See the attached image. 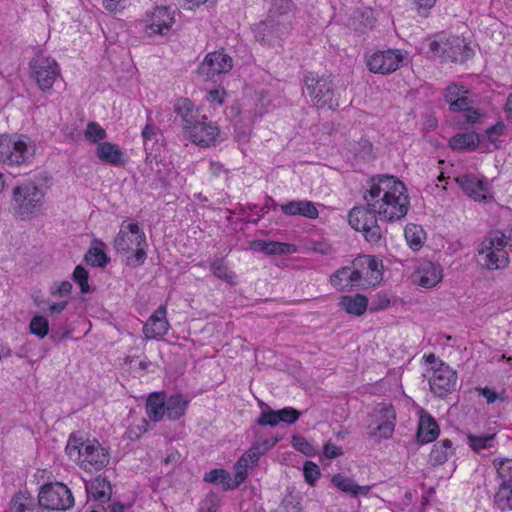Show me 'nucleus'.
Here are the masks:
<instances>
[{"mask_svg": "<svg viewBox=\"0 0 512 512\" xmlns=\"http://www.w3.org/2000/svg\"><path fill=\"white\" fill-rule=\"evenodd\" d=\"M301 416V412L292 407H285L278 410V419L287 425L294 424Z\"/></svg>", "mask_w": 512, "mask_h": 512, "instance_id": "50", "label": "nucleus"}, {"mask_svg": "<svg viewBox=\"0 0 512 512\" xmlns=\"http://www.w3.org/2000/svg\"><path fill=\"white\" fill-rule=\"evenodd\" d=\"M263 454L264 453L261 450V446L256 444L252 446L247 452H245L239 460L241 463H243V466H249L250 464L257 463L260 456Z\"/></svg>", "mask_w": 512, "mask_h": 512, "instance_id": "53", "label": "nucleus"}, {"mask_svg": "<svg viewBox=\"0 0 512 512\" xmlns=\"http://www.w3.org/2000/svg\"><path fill=\"white\" fill-rule=\"evenodd\" d=\"M307 95L311 103L317 109L335 111L339 107V101L335 97L334 85L328 77L308 73L303 79Z\"/></svg>", "mask_w": 512, "mask_h": 512, "instance_id": "5", "label": "nucleus"}, {"mask_svg": "<svg viewBox=\"0 0 512 512\" xmlns=\"http://www.w3.org/2000/svg\"><path fill=\"white\" fill-rule=\"evenodd\" d=\"M480 139L476 132L457 133L449 140V146L453 150H473L479 146Z\"/></svg>", "mask_w": 512, "mask_h": 512, "instance_id": "33", "label": "nucleus"}, {"mask_svg": "<svg viewBox=\"0 0 512 512\" xmlns=\"http://www.w3.org/2000/svg\"><path fill=\"white\" fill-rule=\"evenodd\" d=\"M421 234L422 230L419 229L417 226L406 227L405 238L412 249L418 250L422 246L423 241Z\"/></svg>", "mask_w": 512, "mask_h": 512, "instance_id": "48", "label": "nucleus"}, {"mask_svg": "<svg viewBox=\"0 0 512 512\" xmlns=\"http://www.w3.org/2000/svg\"><path fill=\"white\" fill-rule=\"evenodd\" d=\"M38 503L40 507L48 510L66 511L74 506V497L65 484L47 483L40 488Z\"/></svg>", "mask_w": 512, "mask_h": 512, "instance_id": "8", "label": "nucleus"}, {"mask_svg": "<svg viewBox=\"0 0 512 512\" xmlns=\"http://www.w3.org/2000/svg\"><path fill=\"white\" fill-rule=\"evenodd\" d=\"M30 332L43 339L49 332V322L41 315L34 316L29 324Z\"/></svg>", "mask_w": 512, "mask_h": 512, "instance_id": "43", "label": "nucleus"}, {"mask_svg": "<svg viewBox=\"0 0 512 512\" xmlns=\"http://www.w3.org/2000/svg\"><path fill=\"white\" fill-rule=\"evenodd\" d=\"M130 235L134 236V239H130V242L134 243L136 246L135 252L132 255L134 266H140L147 258L146 250L148 248V244L146 241V236L138 226L137 222H130Z\"/></svg>", "mask_w": 512, "mask_h": 512, "instance_id": "26", "label": "nucleus"}, {"mask_svg": "<svg viewBox=\"0 0 512 512\" xmlns=\"http://www.w3.org/2000/svg\"><path fill=\"white\" fill-rule=\"evenodd\" d=\"M97 158L106 164L119 166L124 164L123 153L118 145L111 142H101L95 148Z\"/></svg>", "mask_w": 512, "mask_h": 512, "instance_id": "24", "label": "nucleus"}, {"mask_svg": "<svg viewBox=\"0 0 512 512\" xmlns=\"http://www.w3.org/2000/svg\"><path fill=\"white\" fill-rule=\"evenodd\" d=\"M174 112L181 118L183 133L192 143L200 147L215 144L219 135L218 126L201 114L190 99H177Z\"/></svg>", "mask_w": 512, "mask_h": 512, "instance_id": "2", "label": "nucleus"}, {"mask_svg": "<svg viewBox=\"0 0 512 512\" xmlns=\"http://www.w3.org/2000/svg\"><path fill=\"white\" fill-rule=\"evenodd\" d=\"M124 223L122 224L119 233L114 239V248L117 252H127L128 251V242L127 235L128 233L125 230Z\"/></svg>", "mask_w": 512, "mask_h": 512, "instance_id": "56", "label": "nucleus"}, {"mask_svg": "<svg viewBox=\"0 0 512 512\" xmlns=\"http://www.w3.org/2000/svg\"><path fill=\"white\" fill-rule=\"evenodd\" d=\"M205 482L220 484L224 491L232 490V478L230 473L222 468L213 469L205 473L203 477Z\"/></svg>", "mask_w": 512, "mask_h": 512, "instance_id": "36", "label": "nucleus"}, {"mask_svg": "<svg viewBox=\"0 0 512 512\" xmlns=\"http://www.w3.org/2000/svg\"><path fill=\"white\" fill-rule=\"evenodd\" d=\"M338 305L348 314L361 316L367 310L368 298L360 293L355 295H343L340 297Z\"/></svg>", "mask_w": 512, "mask_h": 512, "instance_id": "27", "label": "nucleus"}, {"mask_svg": "<svg viewBox=\"0 0 512 512\" xmlns=\"http://www.w3.org/2000/svg\"><path fill=\"white\" fill-rule=\"evenodd\" d=\"M232 67L231 56L221 49L208 53L198 66L197 72L205 80H211L215 76L228 73Z\"/></svg>", "mask_w": 512, "mask_h": 512, "instance_id": "13", "label": "nucleus"}, {"mask_svg": "<svg viewBox=\"0 0 512 512\" xmlns=\"http://www.w3.org/2000/svg\"><path fill=\"white\" fill-rule=\"evenodd\" d=\"M11 512H40V510L35 506L32 497L18 493L11 500Z\"/></svg>", "mask_w": 512, "mask_h": 512, "instance_id": "38", "label": "nucleus"}, {"mask_svg": "<svg viewBox=\"0 0 512 512\" xmlns=\"http://www.w3.org/2000/svg\"><path fill=\"white\" fill-rule=\"evenodd\" d=\"M84 137L88 142L98 145L101 142H105L104 139L107 137V133L97 122L90 121L84 131Z\"/></svg>", "mask_w": 512, "mask_h": 512, "instance_id": "42", "label": "nucleus"}, {"mask_svg": "<svg viewBox=\"0 0 512 512\" xmlns=\"http://www.w3.org/2000/svg\"><path fill=\"white\" fill-rule=\"evenodd\" d=\"M453 453L452 442L449 439H443L433 446L429 454V462L433 466L442 465Z\"/></svg>", "mask_w": 512, "mask_h": 512, "instance_id": "34", "label": "nucleus"}, {"mask_svg": "<svg viewBox=\"0 0 512 512\" xmlns=\"http://www.w3.org/2000/svg\"><path fill=\"white\" fill-rule=\"evenodd\" d=\"M495 506L502 512L512 510V486H499L494 496Z\"/></svg>", "mask_w": 512, "mask_h": 512, "instance_id": "40", "label": "nucleus"}, {"mask_svg": "<svg viewBox=\"0 0 512 512\" xmlns=\"http://www.w3.org/2000/svg\"><path fill=\"white\" fill-rule=\"evenodd\" d=\"M354 267H359L363 276L362 285L376 286L383 279V264L380 259L372 255H362L353 261Z\"/></svg>", "mask_w": 512, "mask_h": 512, "instance_id": "15", "label": "nucleus"}, {"mask_svg": "<svg viewBox=\"0 0 512 512\" xmlns=\"http://www.w3.org/2000/svg\"><path fill=\"white\" fill-rule=\"evenodd\" d=\"M439 432L436 420L429 413L422 411L416 434L417 442L419 444L430 443L438 437Z\"/></svg>", "mask_w": 512, "mask_h": 512, "instance_id": "22", "label": "nucleus"}, {"mask_svg": "<svg viewBox=\"0 0 512 512\" xmlns=\"http://www.w3.org/2000/svg\"><path fill=\"white\" fill-rule=\"evenodd\" d=\"M465 94H468V90H466L464 86L452 83L446 88L444 98L446 102L450 104L454 100L461 98Z\"/></svg>", "mask_w": 512, "mask_h": 512, "instance_id": "52", "label": "nucleus"}, {"mask_svg": "<svg viewBox=\"0 0 512 512\" xmlns=\"http://www.w3.org/2000/svg\"><path fill=\"white\" fill-rule=\"evenodd\" d=\"M443 270L438 263L422 260L413 273V281L419 286L430 289L442 281Z\"/></svg>", "mask_w": 512, "mask_h": 512, "instance_id": "17", "label": "nucleus"}, {"mask_svg": "<svg viewBox=\"0 0 512 512\" xmlns=\"http://www.w3.org/2000/svg\"><path fill=\"white\" fill-rule=\"evenodd\" d=\"M254 37L263 46L280 44L291 31L290 21H276L266 18L257 23L254 28Z\"/></svg>", "mask_w": 512, "mask_h": 512, "instance_id": "10", "label": "nucleus"}, {"mask_svg": "<svg viewBox=\"0 0 512 512\" xmlns=\"http://www.w3.org/2000/svg\"><path fill=\"white\" fill-rule=\"evenodd\" d=\"M475 391L486 400L487 404H492L498 399L502 401L504 400V398L501 397L500 394H498L497 392L493 391L488 387H476Z\"/></svg>", "mask_w": 512, "mask_h": 512, "instance_id": "58", "label": "nucleus"}, {"mask_svg": "<svg viewBox=\"0 0 512 512\" xmlns=\"http://www.w3.org/2000/svg\"><path fill=\"white\" fill-rule=\"evenodd\" d=\"M247 468L248 466H243L240 460L235 465V476L234 480H232L233 489L237 488L240 484H242L247 477Z\"/></svg>", "mask_w": 512, "mask_h": 512, "instance_id": "57", "label": "nucleus"}, {"mask_svg": "<svg viewBox=\"0 0 512 512\" xmlns=\"http://www.w3.org/2000/svg\"><path fill=\"white\" fill-rule=\"evenodd\" d=\"M493 465L500 479L499 486H512V459H495Z\"/></svg>", "mask_w": 512, "mask_h": 512, "instance_id": "37", "label": "nucleus"}, {"mask_svg": "<svg viewBox=\"0 0 512 512\" xmlns=\"http://www.w3.org/2000/svg\"><path fill=\"white\" fill-rule=\"evenodd\" d=\"M252 248L255 251L264 252L269 255L292 254L296 251V247L294 244L276 242V241H264V240L254 241L252 244Z\"/></svg>", "mask_w": 512, "mask_h": 512, "instance_id": "31", "label": "nucleus"}, {"mask_svg": "<svg viewBox=\"0 0 512 512\" xmlns=\"http://www.w3.org/2000/svg\"><path fill=\"white\" fill-rule=\"evenodd\" d=\"M165 392H153L146 401V413L153 422H159L165 415Z\"/></svg>", "mask_w": 512, "mask_h": 512, "instance_id": "29", "label": "nucleus"}, {"mask_svg": "<svg viewBox=\"0 0 512 512\" xmlns=\"http://www.w3.org/2000/svg\"><path fill=\"white\" fill-rule=\"evenodd\" d=\"M333 485L340 491L349 493L352 496L359 494H367L370 490L369 486H360L356 484L352 479L345 477L341 474H336L332 477Z\"/></svg>", "mask_w": 512, "mask_h": 512, "instance_id": "35", "label": "nucleus"}, {"mask_svg": "<svg viewBox=\"0 0 512 512\" xmlns=\"http://www.w3.org/2000/svg\"><path fill=\"white\" fill-rule=\"evenodd\" d=\"M444 48H446V40L445 41H437L433 40L429 43V50L435 55L446 58V52H444Z\"/></svg>", "mask_w": 512, "mask_h": 512, "instance_id": "63", "label": "nucleus"}, {"mask_svg": "<svg viewBox=\"0 0 512 512\" xmlns=\"http://www.w3.org/2000/svg\"><path fill=\"white\" fill-rule=\"evenodd\" d=\"M303 474L305 481L311 485L314 486L316 481L319 479L321 472L319 466L312 462V461H306L303 466Z\"/></svg>", "mask_w": 512, "mask_h": 512, "instance_id": "47", "label": "nucleus"}, {"mask_svg": "<svg viewBox=\"0 0 512 512\" xmlns=\"http://www.w3.org/2000/svg\"><path fill=\"white\" fill-rule=\"evenodd\" d=\"M467 442L473 451L479 453L484 449H490L494 447L495 434H468Z\"/></svg>", "mask_w": 512, "mask_h": 512, "instance_id": "39", "label": "nucleus"}, {"mask_svg": "<svg viewBox=\"0 0 512 512\" xmlns=\"http://www.w3.org/2000/svg\"><path fill=\"white\" fill-rule=\"evenodd\" d=\"M189 401L181 394H173L165 399V415L171 421H176L185 415Z\"/></svg>", "mask_w": 512, "mask_h": 512, "instance_id": "30", "label": "nucleus"}, {"mask_svg": "<svg viewBox=\"0 0 512 512\" xmlns=\"http://www.w3.org/2000/svg\"><path fill=\"white\" fill-rule=\"evenodd\" d=\"M446 59L452 62L463 63L474 55V50L466 43L464 38L459 36H449L446 38Z\"/></svg>", "mask_w": 512, "mask_h": 512, "instance_id": "19", "label": "nucleus"}, {"mask_svg": "<svg viewBox=\"0 0 512 512\" xmlns=\"http://www.w3.org/2000/svg\"><path fill=\"white\" fill-rule=\"evenodd\" d=\"M88 278V271L81 265L76 266L72 274V279L80 286L81 293L87 294L91 292Z\"/></svg>", "mask_w": 512, "mask_h": 512, "instance_id": "45", "label": "nucleus"}, {"mask_svg": "<svg viewBox=\"0 0 512 512\" xmlns=\"http://www.w3.org/2000/svg\"><path fill=\"white\" fill-rule=\"evenodd\" d=\"M212 273L219 279H222L228 283H234L235 275L229 271L227 265L223 259H217L211 264Z\"/></svg>", "mask_w": 512, "mask_h": 512, "instance_id": "44", "label": "nucleus"}, {"mask_svg": "<svg viewBox=\"0 0 512 512\" xmlns=\"http://www.w3.org/2000/svg\"><path fill=\"white\" fill-rule=\"evenodd\" d=\"M363 198L367 207L377 211L380 220L387 222L402 219L410 204L405 185L391 175L372 177L370 189L364 193Z\"/></svg>", "mask_w": 512, "mask_h": 512, "instance_id": "1", "label": "nucleus"}, {"mask_svg": "<svg viewBox=\"0 0 512 512\" xmlns=\"http://www.w3.org/2000/svg\"><path fill=\"white\" fill-rule=\"evenodd\" d=\"M456 181L461 189L465 192V194H467L469 197H472L477 201L485 199L484 191L486 188L483 180L478 179L474 175L466 174L457 177Z\"/></svg>", "mask_w": 512, "mask_h": 512, "instance_id": "25", "label": "nucleus"}, {"mask_svg": "<svg viewBox=\"0 0 512 512\" xmlns=\"http://www.w3.org/2000/svg\"><path fill=\"white\" fill-rule=\"evenodd\" d=\"M508 247L512 248V230L508 233L491 231L478 250L482 265L489 270L506 268L509 265Z\"/></svg>", "mask_w": 512, "mask_h": 512, "instance_id": "4", "label": "nucleus"}, {"mask_svg": "<svg viewBox=\"0 0 512 512\" xmlns=\"http://www.w3.org/2000/svg\"><path fill=\"white\" fill-rule=\"evenodd\" d=\"M390 305V299L387 297L386 294L378 293L376 295L375 300H373L370 310L372 312L374 311H380L386 309Z\"/></svg>", "mask_w": 512, "mask_h": 512, "instance_id": "60", "label": "nucleus"}, {"mask_svg": "<svg viewBox=\"0 0 512 512\" xmlns=\"http://www.w3.org/2000/svg\"><path fill=\"white\" fill-rule=\"evenodd\" d=\"M277 415L278 410H272L267 406V410L263 411L257 419V424L260 426L275 427L280 423V419H278Z\"/></svg>", "mask_w": 512, "mask_h": 512, "instance_id": "49", "label": "nucleus"}, {"mask_svg": "<svg viewBox=\"0 0 512 512\" xmlns=\"http://www.w3.org/2000/svg\"><path fill=\"white\" fill-rule=\"evenodd\" d=\"M292 446L307 456H312L315 453L314 447L302 436L293 435L291 440Z\"/></svg>", "mask_w": 512, "mask_h": 512, "instance_id": "51", "label": "nucleus"}, {"mask_svg": "<svg viewBox=\"0 0 512 512\" xmlns=\"http://www.w3.org/2000/svg\"><path fill=\"white\" fill-rule=\"evenodd\" d=\"M403 56L399 50L377 51L367 60V66L373 73L389 74L399 68Z\"/></svg>", "mask_w": 512, "mask_h": 512, "instance_id": "14", "label": "nucleus"}, {"mask_svg": "<svg viewBox=\"0 0 512 512\" xmlns=\"http://www.w3.org/2000/svg\"><path fill=\"white\" fill-rule=\"evenodd\" d=\"M377 211L370 207H354L348 214L350 226L356 231L363 232L367 242L377 244L382 238V230L377 224Z\"/></svg>", "mask_w": 512, "mask_h": 512, "instance_id": "9", "label": "nucleus"}, {"mask_svg": "<svg viewBox=\"0 0 512 512\" xmlns=\"http://www.w3.org/2000/svg\"><path fill=\"white\" fill-rule=\"evenodd\" d=\"M423 359L430 365V370L432 371V375L429 378L431 391L438 397H446L454 392L458 380L457 372L433 353L424 355Z\"/></svg>", "mask_w": 512, "mask_h": 512, "instance_id": "6", "label": "nucleus"}, {"mask_svg": "<svg viewBox=\"0 0 512 512\" xmlns=\"http://www.w3.org/2000/svg\"><path fill=\"white\" fill-rule=\"evenodd\" d=\"M46 192L34 181H25L12 190L11 211L23 221L38 216L45 203Z\"/></svg>", "mask_w": 512, "mask_h": 512, "instance_id": "3", "label": "nucleus"}, {"mask_svg": "<svg viewBox=\"0 0 512 512\" xmlns=\"http://www.w3.org/2000/svg\"><path fill=\"white\" fill-rule=\"evenodd\" d=\"M84 261L92 267H105L109 262L107 254L99 247H90L84 256Z\"/></svg>", "mask_w": 512, "mask_h": 512, "instance_id": "41", "label": "nucleus"}, {"mask_svg": "<svg viewBox=\"0 0 512 512\" xmlns=\"http://www.w3.org/2000/svg\"><path fill=\"white\" fill-rule=\"evenodd\" d=\"M175 22L173 12L167 6H157L151 15V24L148 26L150 35H165Z\"/></svg>", "mask_w": 512, "mask_h": 512, "instance_id": "20", "label": "nucleus"}, {"mask_svg": "<svg viewBox=\"0 0 512 512\" xmlns=\"http://www.w3.org/2000/svg\"><path fill=\"white\" fill-rule=\"evenodd\" d=\"M348 281H349V287H352L354 285H360L361 281H364V276L360 270L359 267H355L354 270L351 271V269L348 267Z\"/></svg>", "mask_w": 512, "mask_h": 512, "instance_id": "62", "label": "nucleus"}, {"mask_svg": "<svg viewBox=\"0 0 512 512\" xmlns=\"http://www.w3.org/2000/svg\"><path fill=\"white\" fill-rule=\"evenodd\" d=\"M449 110L463 112L464 123L466 124L476 123L481 116L480 110L472 107V100L466 94L450 103Z\"/></svg>", "mask_w": 512, "mask_h": 512, "instance_id": "28", "label": "nucleus"}, {"mask_svg": "<svg viewBox=\"0 0 512 512\" xmlns=\"http://www.w3.org/2000/svg\"><path fill=\"white\" fill-rule=\"evenodd\" d=\"M281 211L288 216H303L316 219L319 215L313 202L308 200H292L281 205Z\"/></svg>", "mask_w": 512, "mask_h": 512, "instance_id": "23", "label": "nucleus"}, {"mask_svg": "<svg viewBox=\"0 0 512 512\" xmlns=\"http://www.w3.org/2000/svg\"><path fill=\"white\" fill-rule=\"evenodd\" d=\"M505 125L503 122H497L495 125L486 129V135L490 143L494 145L495 148H499V136L504 133Z\"/></svg>", "mask_w": 512, "mask_h": 512, "instance_id": "54", "label": "nucleus"}, {"mask_svg": "<svg viewBox=\"0 0 512 512\" xmlns=\"http://www.w3.org/2000/svg\"><path fill=\"white\" fill-rule=\"evenodd\" d=\"M72 284L69 281H62L60 283H54L50 287V293L53 296H69L72 292Z\"/></svg>", "mask_w": 512, "mask_h": 512, "instance_id": "55", "label": "nucleus"}, {"mask_svg": "<svg viewBox=\"0 0 512 512\" xmlns=\"http://www.w3.org/2000/svg\"><path fill=\"white\" fill-rule=\"evenodd\" d=\"M85 445L81 441V439H77L73 435L69 437L67 446H66V452L72 457L74 454H77L79 456V451H83Z\"/></svg>", "mask_w": 512, "mask_h": 512, "instance_id": "59", "label": "nucleus"}, {"mask_svg": "<svg viewBox=\"0 0 512 512\" xmlns=\"http://www.w3.org/2000/svg\"><path fill=\"white\" fill-rule=\"evenodd\" d=\"M370 416L376 426L368 433L369 438L388 439L392 437L395 429L396 412L391 404H378Z\"/></svg>", "mask_w": 512, "mask_h": 512, "instance_id": "12", "label": "nucleus"}, {"mask_svg": "<svg viewBox=\"0 0 512 512\" xmlns=\"http://www.w3.org/2000/svg\"><path fill=\"white\" fill-rule=\"evenodd\" d=\"M34 156V150L17 135L0 134V163L9 166L28 164Z\"/></svg>", "mask_w": 512, "mask_h": 512, "instance_id": "7", "label": "nucleus"}, {"mask_svg": "<svg viewBox=\"0 0 512 512\" xmlns=\"http://www.w3.org/2000/svg\"><path fill=\"white\" fill-rule=\"evenodd\" d=\"M168 329L169 322L166 318V306L161 305L144 324L143 333L146 339H158L163 337Z\"/></svg>", "mask_w": 512, "mask_h": 512, "instance_id": "18", "label": "nucleus"}, {"mask_svg": "<svg viewBox=\"0 0 512 512\" xmlns=\"http://www.w3.org/2000/svg\"><path fill=\"white\" fill-rule=\"evenodd\" d=\"M209 170L211 174L215 177H222L224 179H228L229 170L224 167V165L219 161H210Z\"/></svg>", "mask_w": 512, "mask_h": 512, "instance_id": "61", "label": "nucleus"}, {"mask_svg": "<svg viewBox=\"0 0 512 512\" xmlns=\"http://www.w3.org/2000/svg\"><path fill=\"white\" fill-rule=\"evenodd\" d=\"M348 267H342L338 269L335 273L330 277V283L332 286L337 288L338 290H347L349 288L348 277Z\"/></svg>", "mask_w": 512, "mask_h": 512, "instance_id": "46", "label": "nucleus"}, {"mask_svg": "<svg viewBox=\"0 0 512 512\" xmlns=\"http://www.w3.org/2000/svg\"><path fill=\"white\" fill-rule=\"evenodd\" d=\"M296 5L291 0H275L266 18L276 21H289L294 16Z\"/></svg>", "mask_w": 512, "mask_h": 512, "instance_id": "32", "label": "nucleus"}, {"mask_svg": "<svg viewBox=\"0 0 512 512\" xmlns=\"http://www.w3.org/2000/svg\"><path fill=\"white\" fill-rule=\"evenodd\" d=\"M323 453L325 455V457L329 458V459H333V458H336L340 455H342V450L341 448L337 447L335 444L331 443V442H328L325 444L324 448H323Z\"/></svg>", "mask_w": 512, "mask_h": 512, "instance_id": "64", "label": "nucleus"}, {"mask_svg": "<svg viewBox=\"0 0 512 512\" xmlns=\"http://www.w3.org/2000/svg\"><path fill=\"white\" fill-rule=\"evenodd\" d=\"M31 77L42 91L52 88L55 79L60 75L58 64L54 59L39 55L29 63Z\"/></svg>", "mask_w": 512, "mask_h": 512, "instance_id": "11", "label": "nucleus"}, {"mask_svg": "<svg viewBox=\"0 0 512 512\" xmlns=\"http://www.w3.org/2000/svg\"><path fill=\"white\" fill-rule=\"evenodd\" d=\"M86 491L88 494L87 503L92 501L94 504L105 505L110 501L112 487L105 478L97 477L86 484Z\"/></svg>", "mask_w": 512, "mask_h": 512, "instance_id": "21", "label": "nucleus"}, {"mask_svg": "<svg viewBox=\"0 0 512 512\" xmlns=\"http://www.w3.org/2000/svg\"><path fill=\"white\" fill-rule=\"evenodd\" d=\"M79 459L84 469L98 471L109 463V454L99 443H89L79 451Z\"/></svg>", "mask_w": 512, "mask_h": 512, "instance_id": "16", "label": "nucleus"}]
</instances>
